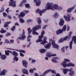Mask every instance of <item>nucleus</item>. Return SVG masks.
Wrapping results in <instances>:
<instances>
[{"label": "nucleus", "mask_w": 76, "mask_h": 76, "mask_svg": "<svg viewBox=\"0 0 76 76\" xmlns=\"http://www.w3.org/2000/svg\"><path fill=\"white\" fill-rule=\"evenodd\" d=\"M47 9L51 10H54V9L56 10H62V8L61 7H58V5L57 4L53 5V4L50 3L48 2L47 4Z\"/></svg>", "instance_id": "1"}, {"label": "nucleus", "mask_w": 76, "mask_h": 76, "mask_svg": "<svg viewBox=\"0 0 76 76\" xmlns=\"http://www.w3.org/2000/svg\"><path fill=\"white\" fill-rule=\"evenodd\" d=\"M25 32L24 31V30L23 29V31L22 35H21V37H18L17 39V41L18 42V44L19 43L20 41L18 40L20 39V40H21L23 39V40H24L25 38H26V36L25 35Z\"/></svg>", "instance_id": "2"}, {"label": "nucleus", "mask_w": 76, "mask_h": 76, "mask_svg": "<svg viewBox=\"0 0 76 76\" xmlns=\"http://www.w3.org/2000/svg\"><path fill=\"white\" fill-rule=\"evenodd\" d=\"M45 33V32L44 30H43L42 31L41 33V35H39L38 36V39L36 41L37 43H38L42 41V39L43 38L44 36L43 35Z\"/></svg>", "instance_id": "3"}, {"label": "nucleus", "mask_w": 76, "mask_h": 76, "mask_svg": "<svg viewBox=\"0 0 76 76\" xmlns=\"http://www.w3.org/2000/svg\"><path fill=\"white\" fill-rule=\"evenodd\" d=\"M46 9H43V10H41L39 9H38L37 11H36L35 12L37 13H39L40 16H42V13H45L46 12L47 10H49L47 9V5Z\"/></svg>", "instance_id": "4"}, {"label": "nucleus", "mask_w": 76, "mask_h": 76, "mask_svg": "<svg viewBox=\"0 0 76 76\" xmlns=\"http://www.w3.org/2000/svg\"><path fill=\"white\" fill-rule=\"evenodd\" d=\"M27 30L28 31V35L27 37V41L28 42H30L31 41V36L29 35L31 34L32 31L31 30V28H28Z\"/></svg>", "instance_id": "5"}, {"label": "nucleus", "mask_w": 76, "mask_h": 76, "mask_svg": "<svg viewBox=\"0 0 76 76\" xmlns=\"http://www.w3.org/2000/svg\"><path fill=\"white\" fill-rule=\"evenodd\" d=\"M76 40V36H73L72 38V40L69 43V48L70 50L72 49V45L73 43V40Z\"/></svg>", "instance_id": "6"}, {"label": "nucleus", "mask_w": 76, "mask_h": 76, "mask_svg": "<svg viewBox=\"0 0 76 76\" xmlns=\"http://www.w3.org/2000/svg\"><path fill=\"white\" fill-rule=\"evenodd\" d=\"M11 2L9 4V6H12L13 7H15L16 6V4L15 3H16V1H13L14 0H10Z\"/></svg>", "instance_id": "7"}, {"label": "nucleus", "mask_w": 76, "mask_h": 76, "mask_svg": "<svg viewBox=\"0 0 76 76\" xmlns=\"http://www.w3.org/2000/svg\"><path fill=\"white\" fill-rule=\"evenodd\" d=\"M71 16V15L68 14L67 15V16L66 15H64V17L66 21H69L71 20L70 19Z\"/></svg>", "instance_id": "8"}, {"label": "nucleus", "mask_w": 76, "mask_h": 76, "mask_svg": "<svg viewBox=\"0 0 76 76\" xmlns=\"http://www.w3.org/2000/svg\"><path fill=\"white\" fill-rule=\"evenodd\" d=\"M8 52L10 53L11 54H12L14 56H17L18 55V54L17 52L15 51H13L12 52L10 50H8Z\"/></svg>", "instance_id": "9"}, {"label": "nucleus", "mask_w": 76, "mask_h": 76, "mask_svg": "<svg viewBox=\"0 0 76 76\" xmlns=\"http://www.w3.org/2000/svg\"><path fill=\"white\" fill-rule=\"evenodd\" d=\"M51 42L50 43H48L47 44L45 45H44L45 48L46 49H50L51 48Z\"/></svg>", "instance_id": "10"}, {"label": "nucleus", "mask_w": 76, "mask_h": 76, "mask_svg": "<svg viewBox=\"0 0 76 76\" xmlns=\"http://www.w3.org/2000/svg\"><path fill=\"white\" fill-rule=\"evenodd\" d=\"M7 31L6 30H4V28H1V31L0 30V32H1L2 34H3L5 32H6ZM3 37L2 35H0V41H1V39L0 38H2Z\"/></svg>", "instance_id": "11"}, {"label": "nucleus", "mask_w": 76, "mask_h": 76, "mask_svg": "<svg viewBox=\"0 0 76 76\" xmlns=\"http://www.w3.org/2000/svg\"><path fill=\"white\" fill-rule=\"evenodd\" d=\"M20 14L18 15V17L19 18H21L26 15V14L23 12H20Z\"/></svg>", "instance_id": "12"}, {"label": "nucleus", "mask_w": 76, "mask_h": 76, "mask_svg": "<svg viewBox=\"0 0 76 76\" xmlns=\"http://www.w3.org/2000/svg\"><path fill=\"white\" fill-rule=\"evenodd\" d=\"M73 70V69L71 68L69 69H68V71L70 72L69 73V75L70 76H73L74 75V71H72Z\"/></svg>", "instance_id": "13"}, {"label": "nucleus", "mask_w": 76, "mask_h": 76, "mask_svg": "<svg viewBox=\"0 0 76 76\" xmlns=\"http://www.w3.org/2000/svg\"><path fill=\"white\" fill-rule=\"evenodd\" d=\"M41 28V27L39 24L36 25L35 27L32 28L33 29V30H37Z\"/></svg>", "instance_id": "14"}, {"label": "nucleus", "mask_w": 76, "mask_h": 76, "mask_svg": "<svg viewBox=\"0 0 76 76\" xmlns=\"http://www.w3.org/2000/svg\"><path fill=\"white\" fill-rule=\"evenodd\" d=\"M22 63L23 66H24L25 68L27 67L28 62L27 61L23 60L22 61Z\"/></svg>", "instance_id": "15"}, {"label": "nucleus", "mask_w": 76, "mask_h": 76, "mask_svg": "<svg viewBox=\"0 0 76 76\" xmlns=\"http://www.w3.org/2000/svg\"><path fill=\"white\" fill-rule=\"evenodd\" d=\"M66 62L64 61H63L62 63L61 64V65H62L63 67L66 68V67H68V64H66Z\"/></svg>", "instance_id": "16"}, {"label": "nucleus", "mask_w": 76, "mask_h": 76, "mask_svg": "<svg viewBox=\"0 0 76 76\" xmlns=\"http://www.w3.org/2000/svg\"><path fill=\"white\" fill-rule=\"evenodd\" d=\"M76 5H75L74 6H73V7H71L69 8V9H68L67 10V12L69 13H70L72 10H73L75 8V7Z\"/></svg>", "instance_id": "17"}, {"label": "nucleus", "mask_w": 76, "mask_h": 76, "mask_svg": "<svg viewBox=\"0 0 76 76\" xmlns=\"http://www.w3.org/2000/svg\"><path fill=\"white\" fill-rule=\"evenodd\" d=\"M38 0H34V3H36V6H39L41 3V1H38L37 2V1Z\"/></svg>", "instance_id": "18"}, {"label": "nucleus", "mask_w": 76, "mask_h": 76, "mask_svg": "<svg viewBox=\"0 0 76 76\" xmlns=\"http://www.w3.org/2000/svg\"><path fill=\"white\" fill-rule=\"evenodd\" d=\"M64 23V20H63L62 19H60V22H59V23L60 26H63Z\"/></svg>", "instance_id": "19"}, {"label": "nucleus", "mask_w": 76, "mask_h": 76, "mask_svg": "<svg viewBox=\"0 0 76 76\" xmlns=\"http://www.w3.org/2000/svg\"><path fill=\"white\" fill-rule=\"evenodd\" d=\"M53 58L54 59H52V61L53 63H57V61L56 59L58 60L59 59V58L57 57H54Z\"/></svg>", "instance_id": "20"}, {"label": "nucleus", "mask_w": 76, "mask_h": 76, "mask_svg": "<svg viewBox=\"0 0 76 76\" xmlns=\"http://www.w3.org/2000/svg\"><path fill=\"white\" fill-rule=\"evenodd\" d=\"M63 32V31L61 29H59L57 31L56 33L57 35H59L62 33Z\"/></svg>", "instance_id": "21"}, {"label": "nucleus", "mask_w": 76, "mask_h": 76, "mask_svg": "<svg viewBox=\"0 0 76 76\" xmlns=\"http://www.w3.org/2000/svg\"><path fill=\"white\" fill-rule=\"evenodd\" d=\"M13 50H15L16 51H18V52H21L23 53H26V51L23 50H18V49H13Z\"/></svg>", "instance_id": "22"}, {"label": "nucleus", "mask_w": 76, "mask_h": 76, "mask_svg": "<svg viewBox=\"0 0 76 76\" xmlns=\"http://www.w3.org/2000/svg\"><path fill=\"white\" fill-rule=\"evenodd\" d=\"M11 23V22H6L5 23L4 25V28H7L9 27V24L10 23Z\"/></svg>", "instance_id": "23"}, {"label": "nucleus", "mask_w": 76, "mask_h": 76, "mask_svg": "<svg viewBox=\"0 0 76 76\" xmlns=\"http://www.w3.org/2000/svg\"><path fill=\"white\" fill-rule=\"evenodd\" d=\"M36 20L37 21L38 24H40L41 23L42 21L40 18H37Z\"/></svg>", "instance_id": "24"}, {"label": "nucleus", "mask_w": 76, "mask_h": 76, "mask_svg": "<svg viewBox=\"0 0 76 76\" xmlns=\"http://www.w3.org/2000/svg\"><path fill=\"white\" fill-rule=\"evenodd\" d=\"M47 51V50L45 49H42L39 50V52L41 53H42Z\"/></svg>", "instance_id": "25"}, {"label": "nucleus", "mask_w": 76, "mask_h": 76, "mask_svg": "<svg viewBox=\"0 0 76 76\" xmlns=\"http://www.w3.org/2000/svg\"><path fill=\"white\" fill-rule=\"evenodd\" d=\"M24 74H28V72L27 70L26 69H23L22 70Z\"/></svg>", "instance_id": "26"}, {"label": "nucleus", "mask_w": 76, "mask_h": 76, "mask_svg": "<svg viewBox=\"0 0 76 76\" xmlns=\"http://www.w3.org/2000/svg\"><path fill=\"white\" fill-rule=\"evenodd\" d=\"M68 69H63V73L64 74H66L67 72H68Z\"/></svg>", "instance_id": "27"}, {"label": "nucleus", "mask_w": 76, "mask_h": 76, "mask_svg": "<svg viewBox=\"0 0 76 76\" xmlns=\"http://www.w3.org/2000/svg\"><path fill=\"white\" fill-rule=\"evenodd\" d=\"M49 72V70H47L45 71V72L43 73V74H42V75H40V76H45L47 74L48 72Z\"/></svg>", "instance_id": "28"}, {"label": "nucleus", "mask_w": 76, "mask_h": 76, "mask_svg": "<svg viewBox=\"0 0 76 76\" xmlns=\"http://www.w3.org/2000/svg\"><path fill=\"white\" fill-rule=\"evenodd\" d=\"M67 66H68V67L70 66L74 67L75 66V64H72L71 62H69L67 64Z\"/></svg>", "instance_id": "29"}, {"label": "nucleus", "mask_w": 76, "mask_h": 76, "mask_svg": "<svg viewBox=\"0 0 76 76\" xmlns=\"http://www.w3.org/2000/svg\"><path fill=\"white\" fill-rule=\"evenodd\" d=\"M7 58V56L6 55H4L1 56V58L2 60H4Z\"/></svg>", "instance_id": "30"}, {"label": "nucleus", "mask_w": 76, "mask_h": 76, "mask_svg": "<svg viewBox=\"0 0 76 76\" xmlns=\"http://www.w3.org/2000/svg\"><path fill=\"white\" fill-rule=\"evenodd\" d=\"M33 29V31L32 32V33L33 35H39V33H37L36 31H35L37 30H34V29L32 28Z\"/></svg>", "instance_id": "31"}, {"label": "nucleus", "mask_w": 76, "mask_h": 76, "mask_svg": "<svg viewBox=\"0 0 76 76\" xmlns=\"http://www.w3.org/2000/svg\"><path fill=\"white\" fill-rule=\"evenodd\" d=\"M59 15L57 12H56L54 14V15H53V17L55 18L56 19L58 17Z\"/></svg>", "instance_id": "32"}, {"label": "nucleus", "mask_w": 76, "mask_h": 76, "mask_svg": "<svg viewBox=\"0 0 76 76\" xmlns=\"http://www.w3.org/2000/svg\"><path fill=\"white\" fill-rule=\"evenodd\" d=\"M66 29V25H65L64 26L62 27V29H61L62 31H65Z\"/></svg>", "instance_id": "33"}, {"label": "nucleus", "mask_w": 76, "mask_h": 76, "mask_svg": "<svg viewBox=\"0 0 76 76\" xmlns=\"http://www.w3.org/2000/svg\"><path fill=\"white\" fill-rule=\"evenodd\" d=\"M5 70H3V71H1L0 74V76L4 75L5 74Z\"/></svg>", "instance_id": "34"}, {"label": "nucleus", "mask_w": 76, "mask_h": 76, "mask_svg": "<svg viewBox=\"0 0 76 76\" xmlns=\"http://www.w3.org/2000/svg\"><path fill=\"white\" fill-rule=\"evenodd\" d=\"M17 56H15L13 57V60L14 61H18L19 58H18L17 57Z\"/></svg>", "instance_id": "35"}, {"label": "nucleus", "mask_w": 76, "mask_h": 76, "mask_svg": "<svg viewBox=\"0 0 76 76\" xmlns=\"http://www.w3.org/2000/svg\"><path fill=\"white\" fill-rule=\"evenodd\" d=\"M49 71V72H52V73L54 74H56V71L54 70H51L50 69L49 70H47V71Z\"/></svg>", "instance_id": "36"}, {"label": "nucleus", "mask_w": 76, "mask_h": 76, "mask_svg": "<svg viewBox=\"0 0 76 76\" xmlns=\"http://www.w3.org/2000/svg\"><path fill=\"white\" fill-rule=\"evenodd\" d=\"M8 51H10V50H7H7H5V55L7 56H9L10 55V53L8 52Z\"/></svg>", "instance_id": "37"}, {"label": "nucleus", "mask_w": 76, "mask_h": 76, "mask_svg": "<svg viewBox=\"0 0 76 76\" xmlns=\"http://www.w3.org/2000/svg\"><path fill=\"white\" fill-rule=\"evenodd\" d=\"M25 7L26 8H29L30 7V5L28 4H25Z\"/></svg>", "instance_id": "38"}, {"label": "nucleus", "mask_w": 76, "mask_h": 76, "mask_svg": "<svg viewBox=\"0 0 76 76\" xmlns=\"http://www.w3.org/2000/svg\"><path fill=\"white\" fill-rule=\"evenodd\" d=\"M47 43V42L46 41H43V42H40V44L42 45H44L45 44Z\"/></svg>", "instance_id": "39"}, {"label": "nucleus", "mask_w": 76, "mask_h": 76, "mask_svg": "<svg viewBox=\"0 0 76 76\" xmlns=\"http://www.w3.org/2000/svg\"><path fill=\"white\" fill-rule=\"evenodd\" d=\"M20 19V23H23L25 22V21L23 19H22L21 18H19Z\"/></svg>", "instance_id": "40"}, {"label": "nucleus", "mask_w": 76, "mask_h": 76, "mask_svg": "<svg viewBox=\"0 0 76 76\" xmlns=\"http://www.w3.org/2000/svg\"><path fill=\"white\" fill-rule=\"evenodd\" d=\"M16 28V26H13L12 28H11V30L13 31H14L15 29Z\"/></svg>", "instance_id": "41"}, {"label": "nucleus", "mask_w": 76, "mask_h": 76, "mask_svg": "<svg viewBox=\"0 0 76 76\" xmlns=\"http://www.w3.org/2000/svg\"><path fill=\"white\" fill-rule=\"evenodd\" d=\"M23 13H24L25 14H26L27 13H29V11L24 10L23 11Z\"/></svg>", "instance_id": "42"}, {"label": "nucleus", "mask_w": 76, "mask_h": 76, "mask_svg": "<svg viewBox=\"0 0 76 76\" xmlns=\"http://www.w3.org/2000/svg\"><path fill=\"white\" fill-rule=\"evenodd\" d=\"M53 47L54 48H59V46L58 45L56 44L55 45L53 46Z\"/></svg>", "instance_id": "43"}, {"label": "nucleus", "mask_w": 76, "mask_h": 76, "mask_svg": "<svg viewBox=\"0 0 76 76\" xmlns=\"http://www.w3.org/2000/svg\"><path fill=\"white\" fill-rule=\"evenodd\" d=\"M3 17L5 18L7 16V14L5 12H3Z\"/></svg>", "instance_id": "44"}, {"label": "nucleus", "mask_w": 76, "mask_h": 76, "mask_svg": "<svg viewBox=\"0 0 76 76\" xmlns=\"http://www.w3.org/2000/svg\"><path fill=\"white\" fill-rule=\"evenodd\" d=\"M70 39V38H69V36H66L64 38V39H63L64 40H64H66L67 39Z\"/></svg>", "instance_id": "45"}, {"label": "nucleus", "mask_w": 76, "mask_h": 76, "mask_svg": "<svg viewBox=\"0 0 76 76\" xmlns=\"http://www.w3.org/2000/svg\"><path fill=\"white\" fill-rule=\"evenodd\" d=\"M72 32L70 31L69 33V34L68 35V38H70L71 37V35L72 34Z\"/></svg>", "instance_id": "46"}, {"label": "nucleus", "mask_w": 76, "mask_h": 76, "mask_svg": "<svg viewBox=\"0 0 76 76\" xmlns=\"http://www.w3.org/2000/svg\"><path fill=\"white\" fill-rule=\"evenodd\" d=\"M64 41V40L62 39H61L60 40H59V41H58V43H61L63 42Z\"/></svg>", "instance_id": "47"}, {"label": "nucleus", "mask_w": 76, "mask_h": 76, "mask_svg": "<svg viewBox=\"0 0 76 76\" xmlns=\"http://www.w3.org/2000/svg\"><path fill=\"white\" fill-rule=\"evenodd\" d=\"M4 7H2V9H1V10H0V13L4 12Z\"/></svg>", "instance_id": "48"}, {"label": "nucleus", "mask_w": 76, "mask_h": 76, "mask_svg": "<svg viewBox=\"0 0 76 76\" xmlns=\"http://www.w3.org/2000/svg\"><path fill=\"white\" fill-rule=\"evenodd\" d=\"M65 50V47L64 46L62 48H61V50L63 51V52H64Z\"/></svg>", "instance_id": "49"}, {"label": "nucleus", "mask_w": 76, "mask_h": 76, "mask_svg": "<svg viewBox=\"0 0 76 76\" xmlns=\"http://www.w3.org/2000/svg\"><path fill=\"white\" fill-rule=\"evenodd\" d=\"M11 35V33H8V32H7V34H6V37H8L9 36H10Z\"/></svg>", "instance_id": "50"}, {"label": "nucleus", "mask_w": 76, "mask_h": 76, "mask_svg": "<svg viewBox=\"0 0 76 76\" xmlns=\"http://www.w3.org/2000/svg\"><path fill=\"white\" fill-rule=\"evenodd\" d=\"M29 72L31 73H34V70L33 69H30Z\"/></svg>", "instance_id": "51"}, {"label": "nucleus", "mask_w": 76, "mask_h": 76, "mask_svg": "<svg viewBox=\"0 0 76 76\" xmlns=\"http://www.w3.org/2000/svg\"><path fill=\"white\" fill-rule=\"evenodd\" d=\"M56 44H55V42L54 41H53L52 42V45L53 46L55 45Z\"/></svg>", "instance_id": "52"}, {"label": "nucleus", "mask_w": 76, "mask_h": 76, "mask_svg": "<svg viewBox=\"0 0 76 76\" xmlns=\"http://www.w3.org/2000/svg\"><path fill=\"white\" fill-rule=\"evenodd\" d=\"M21 3H23V4H25L26 3V0H23V1H22L21 2Z\"/></svg>", "instance_id": "53"}, {"label": "nucleus", "mask_w": 76, "mask_h": 76, "mask_svg": "<svg viewBox=\"0 0 76 76\" xmlns=\"http://www.w3.org/2000/svg\"><path fill=\"white\" fill-rule=\"evenodd\" d=\"M64 61H66V62L70 61V60L69 59H64Z\"/></svg>", "instance_id": "54"}, {"label": "nucleus", "mask_w": 76, "mask_h": 76, "mask_svg": "<svg viewBox=\"0 0 76 76\" xmlns=\"http://www.w3.org/2000/svg\"><path fill=\"white\" fill-rule=\"evenodd\" d=\"M33 20H27V23H29L30 22H32Z\"/></svg>", "instance_id": "55"}, {"label": "nucleus", "mask_w": 76, "mask_h": 76, "mask_svg": "<svg viewBox=\"0 0 76 76\" xmlns=\"http://www.w3.org/2000/svg\"><path fill=\"white\" fill-rule=\"evenodd\" d=\"M5 43H9V41L8 40L6 39L5 40Z\"/></svg>", "instance_id": "56"}, {"label": "nucleus", "mask_w": 76, "mask_h": 76, "mask_svg": "<svg viewBox=\"0 0 76 76\" xmlns=\"http://www.w3.org/2000/svg\"><path fill=\"white\" fill-rule=\"evenodd\" d=\"M15 26H20L19 24L18 23V22L15 23Z\"/></svg>", "instance_id": "57"}, {"label": "nucleus", "mask_w": 76, "mask_h": 76, "mask_svg": "<svg viewBox=\"0 0 76 76\" xmlns=\"http://www.w3.org/2000/svg\"><path fill=\"white\" fill-rule=\"evenodd\" d=\"M23 3L22 2H21L20 4L19 5V6L20 7H22L23 6Z\"/></svg>", "instance_id": "58"}, {"label": "nucleus", "mask_w": 76, "mask_h": 76, "mask_svg": "<svg viewBox=\"0 0 76 76\" xmlns=\"http://www.w3.org/2000/svg\"><path fill=\"white\" fill-rule=\"evenodd\" d=\"M47 26V25H45L43 27L42 29H45L46 28V27Z\"/></svg>", "instance_id": "59"}, {"label": "nucleus", "mask_w": 76, "mask_h": 76, "mask_svg": "<svg viewBox=\"0 0 76 76\" xmlns=\"http://www.w3.org/2000/svg\"><path fill=\"white\" fill-rule=\"evenodd\" d=\"M20 56L22 57H23L24 56V55L22 53H20Z\"/></svg>", "instance_id": "60"}, {"label": "nucleus", "mask_w": 76, "mask_h": 76, "mask_svg": "<svg viewBox=\"0 0 76 76\" xmlns=\"http://www.w3.org/2000/svg\"><path fill=\"white\" fill-rule=\"evenodd\" d=\"M47 39V37H43V40L44 41H46V39Z\"/></svg>", "instance_id": "61"}, {"label": "nucleus", "mask_w": 76, "mask_h": 76, "mask_svg": "<svg viewBox=\"0 0 76 76\" xmlns=\"http://www.w3.org/2000/svg\"><path fill=\"white\" fill-rule=\"evenodd\" d=\"M67 31H68L69 30L70 27L68 25L67 26Z\"/></svg>", "instance_id": "62"}, {"label": "nucleus", "mask_w": 76, "mask_h": 76, "mask_svg": "<svg viewBox=\"0 0 76 76\" xmlns=\"http://www.w3.org/2000/svg\"><path fill=\"white\" fill-rule=\"evenodd\" d=\"M47 56H48V57L51 58L52 55H49V54H48L47 55Z\"/></svg>", "instance_id": "63"}, {"label": "nucleus", "mask_w": 76, "mask_h": 76, "mask_svg": "<svg viewBox=\"0 0 76 76\" xmlns=\"http://www.w3.org/2000/svg\"><path fill=\"white\" fill-rule=\"evenodd\" d=\"M44 22L45 23H47L48 22V20H44Z\"/></svg>", "instance_id": "64"}]
</instances>
